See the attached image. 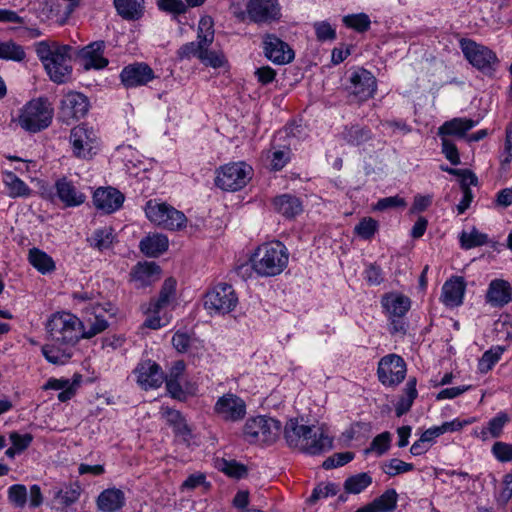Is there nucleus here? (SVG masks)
I'll return each mask as SVG.
<instances>
[{
    "mask_svg": "<svg viewBox=\"0 0 512 512\" xmlns=\"http://www.w3.org/2000/svg\"><path fill=\"white\" fill-rule=\"evenodd\" d=\"M83 322L69 312L53 314L46 324L51 344L42 347L45 359L56 365H63L73 355V347L82 338Z\"/></svg>",
    "mask_w": 512,
    "mask_h": 512,
    "instance_id": "obj_1",
    "label": "nucleus"
},
{
    "mask_svg": "<svg viewBox=\"0 0 512 512\" xmlns=\"http://www.w3.org/2000/svg\"><path fill=\"white\" fill-rule=\"evenodd\" d=\"M284 438L290 448L309 455H320L333 447V438L323 427L301 424L298 418L286 422Z\"/></svg>",
    "mask_w": 512,
    "mask_h": 512,
    "instance_id": "obj_2",
    "label": "nucleus"
},
{
    "mask_svg": "<svg viewBox=\"0 0 512 512\" xmlns=\"http://www.w3.org/2000/svg\"><path fill=\"white\" fill-rule=\"evenodd\" d=\"M70 45L59 44L56 41H40L35 45V51L43 63L50 79L57 83H65L72 73V52Z\"/></svg>",
    "mask_w": 512,
    "mask_h": 512,
    "instance_id": "obj_3",
    "label": "nucleus"
},
{
    "mask_svg": "<svg viewBox=\"0 0 512 512\" xmlns=\"http://www.w3.org/2000/svg\"><path fill=\"white\" fill-rule=\"evenodd\" d=\"M250 261L253 270L262 277L281 274L289 262V251L280 241H271L260 245Z\"/></svg>",
    "mask_w": 512,
    "mask_h": 512,
    "instance_id": "obj_4",
    "label": "nucleus"
},
{
    "mask_svg": "<svg viewBox=\"0 0 512 512\" xmlns=\"http://www.w3.org/2000/svg\"><path fill=\"white\" fill-rule=\"evenodd\" d=\"M53 112L47 98L32 99L21 108L17 122L25 131L37 133L51 124Z\"/></svg>",
    "mask_w": 512,
    "mask_h": 512,
    "instance_id": "obj_5",
    "label": "nucleus"
},
{
    "mask_svg": "<svg viewBox=\"0 0 512 512\" xmlns=\"http://www.w3.org/2000/svg\"><path fill=\"white\" fill-rule=\"evenodd\" d=\"M459 45L465 59L474 68L486 76H492L495 73L499 66V59L493 50L467 38H461Z\"/></svg>",
    "mask_w": 512,
    "mask_h": 512,
    "instance_id": "obj_6",
    "label": "nucleus"
},
{
    "mask_svg": "<svg viewBox=\"0 0 512 512\" xmlns=\"http://www.w3.org/2000/svg\"><path fill=\"white\" fill-rule=\"evenodd\" d=\"M282 424L268 416H257L246 421L243 429L245 439L252 444L270 445L280 435Z\"/></svg>",
    "mask_w": 512,
    "mask_h": 512,
    "instance_id": "obj_7",
    "label": "nucleus"
},
{
    "mask_svg": "<svg viewBox=\"0 0 512 512\" xmlns=\"http://www.w3.org/2000/svg\"><path fill=\"white\" fill-rule=\"evenodd\" d=\"M252 167L245 162H232L216 170L215 185L224 191H238L252 177Z\"/></svg>",
    "mask_w": 512,
    "mask_h": 512,
    "instance_id": "obj_8",
    "label": "nucleus"
},
{
    "mask_svg": "<svg viewBox=\"0 0 512 512\" xmlns=\"http://www.w3.org/2000/svg\"><path fill=\"white\" fill-rule=\"evenodd\" d=\"M238 296L232 285L218 283L204 296V308L209 314L225 315L232 312L238 305Z\"/></svg>",
    "mask_w": 512,
    "mask_h": 512,
    "instance_id": "obj_9",
    "label": "nucleus"
},
{
    "mask_svg": "<svg viewBox=\"0 0 512 512\" xmlns=\"http://www.w3.org/2000/svg\"><path fill=\"white\" fill-rule=\"evenodd\" d=\"M73 155L80 159H91L99 149L97 132L86 124L75 126L70 131Z\"/></svg>",
    "mask_w": 512,
    "mask_h": 512,
    "instance_id": "obj_10",
    "label": "nucleus"
},
{
    "mask_svg": "<svg viewBox=\"0 0 512 512\" xmlns=\"http://www.w3.org/2000/svg\"><path fill=\"white\" fill-rule=\"evenodd\" d=\"M377 375L379 381L383 385H397L405 378V361L397 354H388L380 359L377 368Z\"/></svg>",
    "mask_w": 512,
    "mask_h": 512,
    "instance_id": "obj_11",
    "label": "nucleus"
},
{
    "mask_svg": "<svg viewBox=\"0 0 512 512\" xmlns=\"http://www.w3.org/2000/svg\"><path fill=\"white\" fill-rule=\"evenodd\" d=\"M214 413L224 422H239L246 416V403L238 395L226 393L216 401Z\"/></svg>",
    "mask_w": 512,
    "mask_h": 512,
    "instance_id": "obj_12",
    "label": "nucleus"
},
{
    "mask_svg": "<svg viewBox=\"0 0 512 512\" xmlns=\"http://www.w3.org/2000/svg\"><path fill=\"white\" fill-rule=\"evenodd\" d=\"M265 57L277 65H285L294 60L295 54L288 43L275 34H265L262 40Z\"/></svg>",
    "mask_w": 512,
    "mask_h": 512,
    "instance_id": "obj_13",
    "label": "nucleus"
},
{
    "mask_svg": "<svg viewBox=\"0 0 512 512\" xmlns=\"http://www.w3.org/2000/svg\"><path fill=\"white\" fill-rule=\"evenodd\" d=\"M89 109L88 98L79 92H70L61 100L59 119L70 124L71 120L84 117Z\"/></svg>",
    "mask_w": 512,
    "mask_h": 512,
    "instance_id": "obj_14",
    "label": "nucleus"
},
{
    "mask_svg": "<svg viewBox=\"0 0 512 512\" xmlns=\"http://www.w3.org/2000/svg\"><path fill=\"white\" fill-rule=\"evenodd\" d=\"M133 374L136 376L137 384L143 390L157 389L165 379L160 365L150 359L138 363Z\"/></svg>",
    "mask_w": 512,
    "mask_h": 512,
    "instance_id": "obj_15",
    "label": "nucleus"
},
{
    "mask_svg": "<svg viewBox=\"0 0 512 512\" xmlns=\"http://www.w3.org/2000/svg\"><path fill=\"white\" fill-rule=\"evenodd\" d=\"M249 19L254 23H270L281 16L277 0H249L246 5Z\"/></svg>",
    "mask_w": 512,
    "mask_h": 512,
    "instance_id": "obj_16",
    "label": "nucleus"
},
{
    "mask_svg": "<svg viewBox=\"0 0 512 512\" xmlns=\"http://www.w3.org/2000/svg\"><path fill=\"white\" fill-rule=\"evenodd\" d=\"M376 89V78L367 69L358 68L351 73L350 90L359 101H366L369 98H372Z\"/></svg>",
    "mask_w": 512,
    "mask_h": 512,
    "instance_id": "obj_17",
    "label": "nucleus"
},
{
    "mask_svg": "<svg viewBox=\"0 0 512 512\" xmlns=\"http://www.w3.org/2000/svg\"><path fill=\"white\" fill-rule=\"evenodd\" d=\"M154 71L143 62H137L125 66L120 73L121 83L126 88L144 86L154 79Z\"/></svg>",
    "mask_w": 512,
    "mask_h": 512,
    "instance_id": "obj_18",
    "label": "nucleus"
},
{
    "mask_svg": "<svg viewBox=\"0 0 512 512\" xmlns=\"http://www.w3.org/2000/svg\"><path fill=\"white\" fill-rule=\"evenodd\" d=\"M105 47V41L98 40L78 50L77 56L85 70H100L107 67L109 60L103 56Z\"/></svg>",
    "mask_w": 512,
    "mask_h": 512,
    "instance_id": "obj_19",
    "label": "nucleus"
},
{
    "mask_svg": "<svg viewBox=\"0 0 512 512\" xmlns=\"http://www.w3.org/2000/svg\"><path fill=\"white\" fill-rule=\"evenodd\" d=\"M124 200V194L113 187H99L93 193V203L96 209L106 214L119 210Z\"/></svg>",
    "mask_w": 512,
    "mask_h": 512,
    "instance_id": "obj_20",
    "label": "nucleus"
},
{
    "mask_svg": "<svg viewBox=\"0 0 512 512\" xmlns=\"http://www.w3.org/2000/svg\"><path fill=\"white\" fill-rule=\"evenodd\" d=\"M54 187L57 197L66 207L80 206L86 200V195L65 177L58 179Z\"/></svg>",
    "mask_w": 512,
    "mask_h": 512,
    "instance_id": "obj_21",
    "label": "nucleus"
},
{
    "mask_svg": "<svg viewBox=\"0 0 512 512\" xmlns=\"http://www.w3.org/2000/svg\"><path fill=\"white\" fill-rule=\"evenodd\" d=\"M161 414L166 423L172 427L175 436L181 438L183 442L189 443L192 431L181 412L169 407H162Z\"/></svg>",
    "mask_w": 512,
    "mask_h": 512,
    "instance_id": "obj_22",
    "label": "nucleus"
},
{
    "mask_svg": "<svg viewBox=\"0 0 512 512\" xmlns=\"http://www.w3.org/2000/svg\"><path fill=\"white\" fill-rule=\"evenodd\" d=\"M52 501L55 507L61 511L75 503L81 494V487L77 482L54 487L51 490Z\"/></svg>",
    "mask_w": 512,
    "mask_h": 512,
    "instance_id": "obj_23",
    "label": "nucleus"
},
{
    "mask_svg": "<svg viewBox=\"0 0 512 512\" xmlns=\"http://www.w3.org/2000/svg\"><path fill=\"white\" fill-rule=\"evenodd\" d=\"M510 283L502 279L490 282L486 293V301L494 307H503L511 301Z\"/></svg>",
    "mask_w": 512,
    "mask_h": 512,
    "instance_id": "obj_24",
    "label": "nucleus"
},
{
    "mask_svg": "<svg viewBox=\"0 0 512 512\" xmlns=\"http://www.w3.org/2000/svg\"><path fill=\"white\" fill-rule=\"evenodd\" d=\"M125 494L118 488H107L97 497V508L101 512H117L125 505Z\"/></svg>",
    "mask_w": 512,
    "mask_h": 512,
    "instance_id": "obj_25",
    "label": "nucleus"
},
{
    "mask_svg": "<svg viewBox=\"0 0 512 512\" xmlns=\"http://www.w3.org/2000/svg\"><path fill=\"white\" fill-rule=\"evenodd\" d=\"M381 304L389 317H404L410 309L411 301L407 296L390 293L383 296Z\"/></svg>",
    "mask_w": 512,
    "mask_h": 512,
    "instance_id": "obj_26",
    "label": "nucleus"
},
{
    "mask_svg": "<svg viewBox=\"0 0 512 512\" xmlns=\"http://www.w3.org/2000/svg\"><path fill=\"white\" fill-rule=\"evenodd\" d=\"M275 209L286 218H294L303 210L301 200L292 194H282L274 198Z\"/></svg>",
    "mask_w": 512,
    "mask_h": 512,
    "instance_id": "obj_27",
    "label": "nucleus"
},
{
    "mask_svg": "<svg viewBox=\"0 0 512 512\" xmlns=\"http://www.w3.org/2000/svg\"><path fill=\"white\" fill-rule=\"evenodd\" d=\"M168 238L163 234L148 235L140 241L139 248L148 257H158L168 249Z\"/></svg>",
    "mask_w": 512,
    "mask_h": 512,
    "instance_id": "obj_28",
    "label": "nucleus"
},
{
    "mask_svg": "<svg viewBox=\"0 0 512 512\" xmlns=\"http://www.w3.org/2000/svg\"><path fill=\"white\" fill-rule=\"evenodd\" d=\"M176 284L174 278H167L161 287L158 298L150 301L146 312L158 314L163 307L167 306L175 296Z\"/></svg>",
    "mask_w": 512,
    "mask_h": 512,
    "instance_id": "obj_29",
    "label": "nucleus"
},
{
    "mask_svg": "<svg viewBox=\"0 0 512 512\" xmlns=\"http://www.w3.org/2000/svg\"><path fill=\"white\" fill-rule=\"evenodd\" d=\"M160 267L154 262L138 263L132 271L134 281L139 282L141 287L150 285L159 278Z\"/></svg>",
    "mask_w": 512,
    "mask_h": 512,
    "instance_id": "obj_30",
    "label": "nucleus"
},
{
    "mask_svg": "<svg viewBox=\"0 0 512 512\" xmlns=\"http://www.w3.org/2000/svg\"><path fill=\"white\" fill-rule=\"evenodd\" d=\"M341 136L349 145L360 146L372 140L373 134L370 128L360 125L345 126Z\"/></svg>",
    "mask_w": 512,
    "mask_h": 512,
    "instance_id": "obj_31",
    "label": "nucleus"
},
{
    "mask_svg": "<svg viewBox=\"0 0 512 512\" xmlns=\"http://www.w3.org/2000/svg\"><path fill=\"white\" fill-rule=\"evenodd\" d=\"M509 422V417L506 413L500 412L495 417L490 419L487 426L482 428L480 432L477 429L473 430V434L482 440H486L488 434L494 438L500 437L504 426Z\"/></svg>",
    "mask_w": 512,
    "mask_h": 512,
    "instance_id": "obj_32",
    "label": "nucleus"
},
{
    "mask_svg": "<svg viewBox=\"0 0 512 512\" xmlns=\"http://www.w3.org/2000/svg\"><path fill=\"white\" fill-rule=\"evenodd\" d=\"M3 183L8 189V195L12 198L29 197L32 190L13 172L3 173Z\"/></svg>",
    "mask_w": 512,
    "mask_h": 512,
    "instance_id": "obj_33",
    "label": "nucleus"
},
{
    "mask_svg": "<svg viewBox=\"0 0 512 512\" xmlns=\"http://www.w3.org/2000/svg\"><path fill=\"white\" fill-rule=\"evenodd\" d=\"M144 0H114V5L124 19H139L143 14Z\"/></svg>",
    "mask_w": 512,
    "mask_h": 512,
    "instance_id": "obj_34",
    "label": "nucleus"
},
{
    "mask_svg": "<svg viewBox=\"0 0 512 512\" xmlns=\"http://www.w3.org/2000/svg\"><path fill=\"white\" fill-rule=\"evenodd\" d=\"M28 259L30 264L42 274L55 270V262L52 257L38 248L29 250Z\"/></svg>",
    "mask_w": 512,
    "mask_h": 512,
    "instance_id": "obj_35",
    "label": "nucleus"
},
{
    "mask_svg": "<svg viewBox=\"0 0 512 512\" xmlns=\"http://www.w3.org/2000/svg\"><path fill=\"white\" fill-rule=\"evenodd\" d=\"M26 58L23 46L12 39L0 41V59L6 61L22 62Z\"/></svg>",
    "mask_w": 512,
    "mask_h": 512,
    "instance_id": "obj_36",
    "label": "nucleus"
},
{
    "mask_svg": "<svg viewBox=\"0 0 512 512\" xmlns=\"http://www.w3.org/2000/svg\"><path fill=\"white\" fill-rule=\"evenodd\" d=\"M114 240L113 229L111 227H103L96 229L90 237L87 238L89 245L103 251L111 247Z\"/></svg>",
    "mask_w": 512,
    "mask_h": 512,
    "instance_id": "obj_37",
    "label": "nucleus"
},
{
    "mask_svg": "<svg viewBox=\"0 0 512 512\" xmlns=\"http://www.w3.org/2000/svg\"><path fill=\"white\" fill-rule=\"evenodd\" d=\"M404 391L405 395L400 397L395 406V413L397 417H401L407 413L410 410L415 398L417 397L415 378L408 380Z\"/></svg>",
    "mask_w": 512,
    "mask_h": 512,
    "instance_id": "obj_38",
    "label": "nucleus"
},
{
    "mask_svg": "<svg viewBox=\"0 0 512 512\" xmlns=\"http://www.w3.org/2000/svg\"><path fill=\"white\" fill-rule=\"evenodd\" d=\"M372 484V477L369 473L362 472L348 477L344 481L346 493L359 494Z\"/></svg>",
    "mask_w": 512,
    "mask_h": 512,
    "instance_id": "obj_39",
    "label": "nucleus"
},
{
    "mask_svg": "<svg viewBox=\"0 0 512 512\" xmlns=\"http://www.w3.org/2000/svg\"><path fill=\"white\" fill-rule=\"evenodd\" d=\"M107 327V320L101 314H98L97 311H95L94 317L89 318L86 321V324L83 323V327L81 329V336L82 338L90 339L106 330Z\"/></svg>",
    "mask_w": 512,
    "mask_h": 512,
    "instance_id": "obj_40",
    "label": "nucleus"
},
{
    "mask_svg": "<svg viewBox=\"0 0 512 512\" xmlns=\"http://www.w3.org/2000/svg\"><path fill=\"white\" fill-rule=\"evenodd\" d=\"M186 222L187 218L183 212L168 205L163 218V222H161L160 226L165 229L174 231L185 227Z\"/></svg>",
    "mask_w": 512,
    "mask_h": 512,
    "instance_id": "obj_41",
    "label": "nucleus"
},
{
    "mask_svg": "<svg viewBox=\"0 0 512 512\" xmlns=\"http://www.w3.org/2000/svg\"><path fill=\"white\" fill-rule=\"evenodd\" d=\"M477 124V120H473L466 117H457L450 119V136L467 140V137L469 136L467 135V132L474 128Z\"/></svg>",
    "mask_w": 512,
    "mask_h": 512,
    "instance_id": "obj_42",
    "label": "nucleus"
},
{
    "mask_svg": "<svg viewBox=\"0 0 512 512\" xmlns=\"http://www.w3.org/2000/svg\"><path fill=\"white\" fill-rule=\"evenodd\" d=\"M461 248L465 250L482 246L488 243V236L473 228L470 233L463 231L459 236Z\"/></svg>",
    "mask_w": 512,
    "mask_h": 512,
    "instance_id": "obj_43",
    "label": "nucleus"
},
{
    "mask_svg": "<svg viewBox=\"0 0 512 512\" xmlns=\"http://www.w3.org/2000/svg\"><path fill=\"white\" fill-rule=\"evenodd\" d=\"M465 291L466 282L463 277L453 276L450 278V307L462 305Z\"/></svg>",
    "mask_w": 512,
    "mask_h": 512,
    "instance_id": "obj_44",
    "label": "nucleus"
},
{
    "mask_svg": "<svg viewBox=\"0 0 512 512\" xmlns=\"http://www.w3.org/2000/svg\"><path fill=\"white\" fill-rule=\"evenodd\" d=\"M504 348L501 346H495L484 352L478 362V370L481 373L489 372L493 366L500 360Z\"/></svg>",
    "mask_w": 512,
    "mask_h": 512,
    "instance_id": "obj_45",
    "label": "nucleus"
},
{
    "mask_svg": "<svg viewBox=\"0 0 512 512\" xmlns=\"http://www.w3.org/2000/svg\"><path fill=\"white\" fill-rule=\"evenodd\" d=\"M397 492L394 489H387L382 495L372 501L377 512H391L397 504Z\"/></svg>",
    "mask_w": 512,
    "mask_h": 512,
    "instance_id": "obj_46",
    "label": "nucleus"
},
{
    "mask_svg": "<svg viewBox=\"0 0 512 512\" xmlns=\"http://www.w3.org/2000/svg\"><path fill=\"white\" fill-rule=\"evenodd\" d=\"M218 469L225 473L227 476L241 479L247 476V467L235 460L221 459L218 462Z\"/></svg>",
    "mask_w": 512,
    "mask_h": 512,
    "instance_id": "obj_47",
    "label": "nucleus"
},
{
    "mask_svg": "<svg viewBox=\"0 0 512 512\" xmlns=\"http://www.w3.org/2000/svg\"><path fill=\"white\" fill-rule=\"evenodd\" d=\"M343 23L346 27L354 29L358 33L366 32L371 25L370 18L365 13L346 15L343 17Z\"/></svg>",
    "mask_w": 512,
    "mask_h": 512,
    "instance_id": "obj_48",
    "label": "nucleus"
},
{
    "mask_svg": "<svg viewBox=\"0 0 512 512\" xmlns=\"http://www.w3.org/2000/svg\"><path fill=\"white\" fill-rule=\"evenodd\" d=\"M450 175L456 177L462 192L471 191L470 186L477 185V176L469 169L450 168Z\"/></svg>",
    "mask_w": 512,
    "mask_h": 512,
    "instance_id": "obj_49",
    "label": "nucleus"
},
{
    "mask_svg": "<svg viewBox=\"0 0 512 512\" xmlns=\"http://www.w3.org/2000/svg\"><path fill=\"white\" fill-rule=\"evenodd\" d=\"M168 204L157 202L156 200H149L145 205L146 217L156 225L163 222V218L166 212Z\"/></svg>",
    "mask_w": 512,
    "mask_h": 512,
    "instance_id": "obj_50",
    "label": "nucleus"
},
{
    "mask_svg": "<svg viewBox=\"0 0 512 512\" xmlns=\"http://www.w3.org/2000/svg\"><path fill=\"white\" fill-rule=\"evenodd\" d=\"M413 469L414 465L412 463L404 462L398 458L390 459L382 464L383 472L391 477L412 471Z\"/></svg>",
    "mask_w": 512,
    "mask_h": 512,
    "instance_id": "obj_51",
    "label": "nucleus"
},
{
    "mask_svg": "<svg viewBox=\"0 0 512 512\" xmlns=\"http://www.w3.org/2000/svg\"><path fill=\"white\" fill-rule=\"evenodd\" d=\"M340 491V487L335 483H320L312 491L308 501L311 504L316 503L319 499L335 496Z\"/></svg>",
    "mask_w": 512,
    "mask_h": 512,
    "instance_id": "obj_52",
    "label": "nucleus"
},
{
    "mask_svg": "<svg viewBox=\"0 0 512 512\" xmlns=\"http://www.w3.org/2000/svg\"><path fill=\"white\" fill-rule=\"evenodd\" d=\"M291 149L283 146L281 149H276L271 153V160L269 168L273 171H280L290 161Z\"/></svg>",
    "mask_w": 512,
    "mask_h": 512,
    "instance_id": "obj_53",
    "label": "nucleus"
},
{
    "mask_svg": "<svg viewBox=\"0 0 512 512\" xmlns=\"http://www.w3.org/2000/svg\"><path fill=\"white\" fill-rule=\"evenodd\" d=\"M197 39L204 45H211L214 40L213 21L211 17H202L199 21Z\"/></svg>",
    "mask_w": 512,
    "mask_h": 512,
    "instance_id": "obj_54",
    "label": "nucleus"
},
{
    "mask_svg": "<svg viewBox=\"0 0 512 512\" xmlns=\"http://www.w3.org/2000/svg\"><path fill=\"white\" fill-rule=\"evenodd\" d=\"M205 47H209V45H204L201 39H198L196 42L192 41L182 45L178 49L177 55L180 59H189L191 57H197L199 59V55L202 54Z\"/></svg>",
    "mask_w": 512,
    "mask_h": 512,
    "instance_id": "obj_55",
    "label": "nucleus"
},
{
    "mask_svg": "<svg viewBox=\"0 0 512 512\" xmlns=\"http://www.w3.org/2000/svg\"><path fill=\"white\" fill-rule=\"evenodd\" d=\"M9 501L18 508H23L27 503V489L22 484H14L8 488Z\"/></svg>",
    "mask_w": 512,
    "mask_h": 512,
    "instance_id": "obj_56",
    "label": "nucleus"
},
{
    "mask_svg": "<svg viewBox=\"0 0 512 512\" xmlns=\"http://www.w3.org/2000/svg\"><path fill=\"white\" fill-rule=\"evenodd\" d=\"M378 229V222L373 218H364L355 226V233L365 239H371Z\"/></svg>",
    "mask_w": 512,
    "mask_h": 512,
    "instance_id": "obj_57",
    "label": "nucleus"
},
{
    "mask_svg": "<svg viewBox=\"0 0 512 512\" xmlns=\"http://www.w3.org/2000/svg\"><path fill=\"white\" fill-rule=\"evenodd\" d=\"M354 458L352 452L335 453L331 457H328L322 464V467L326 470L344 466Z\"/></svg>",
    "mask_w": 512,
    "mask_h": 512,
    "instance_id": "obj_58",
    "label": "nucleus"
},
{
    "mask_svg": "<svg viewBox=\"0 0 512 512\" xmlns=\"http://www.w3.org/2000/svg\"><path fill=\"white\" fill-rule=\"evenodd\" d=\"M198 487H203L204 490H208L211 484L206 481V476L203 473H194L187 477L182 483V490H194Z\"/></svg>",
    "mask_w": 512,
    "mask_h": 512,
    "instance_id": "obj_59",
    "label": "nucleus"
},
{
    "mask_svg": "<svg viewBox=\"0 0 512 512\" xmlns=\"http://www.w3.org/2000/svg\"><path fill=\"white\" fill-rule=\"evenodd\" d=\"M406 205L407 203L404 198L400 197L399 195H395L379 199L374 205V210L386 211L398 207H405Z\"/></svg>",
    "mask_w": 512,
    "mask_h": 512,
    "instance_id": "obj_60",
    "label": "nucleus"
},
{
    "mask_svg": "<svg viewBox=\"0 0 512 512\" xmlns=\"http://www.w3.org/2000/svg\"><path fill=\"white\" fill-rule=\"evenodd\" d=\"M492 454L500 462L512 461V444L506 442H495L492 446Z\"/></svg>",
    "mask_w": 512,
    "mask_h": 512,
    "instance_id": "obj_61",
    "label": "nucleus"
},
{
    "mask_svg": "<svg viewBox=\"0 0 512 512\" xmlns=\"http://www.w3.org/2000/svg\"><path fill=\"white\" fill-rule=\"evenodd\" d=\"M314 29L319 41H331L336 38L335 29L326 21L315 22Z\"/></svg>",
    "mask_w": 512,
    "mask_h": 512,
    "instance_id": "obj_62",
    "label": "nucleus"
},
{
    "mask_svg": "<svg viewBox=\"0 0 512 512\" xmlns=\"http://www.w3.org/2000/svg\"><path fill=\"white\" fill-rule=\"evenodd\" d=\"M9 439L12 445L22 453L26 450L33 441V435L30 433L20 434L17 431H12L9 434Z\"/></svg>",
    "mask_w": 512,
    "mask_h": 512,
    "instance_id": "obj_63",
    "label": "nucleus"
},
{
    "mask_svg": "<svg viewBox=\"0 0 512 512\" xmlns=\"http://www.w3.org/2000/svg\"><path fill=\"white\" fill-rule=\"evenodd\" d=\"M512 498V472L504 476L503 488L496 496V501L500 506H504Z\"/></svg>",
    "mask_w": 512,
    "mask_h": 512,
    "instance_id": "obj_64",
    "label": "nucleus"
}]
</instances>
